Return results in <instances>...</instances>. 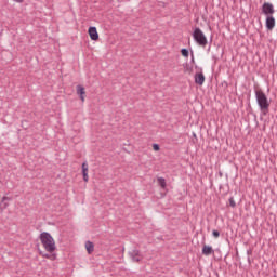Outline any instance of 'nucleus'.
Segmentation results:
<instances>
[{
	"label": "nucleus",
	"instance_id": "1",
	"mask_svg": "<svg viewBox=\"0 0 277 277\" xmlns=\"http://www.w3.org/2000/svg\"><path fill=\"white\" fill-rule=\"evenodd\" d=\"M255 98L262 114L267 116V114H269V100H267L265 92H263V90H256Z\"/></svg>",
	"mask_w": 277,
	"mask_h": 277
},
{
	"label": "nucleus",
	"instance_id": "2",
	"mask_svg": "<svg viewBox=\"0 0 277 277\" xmlns=\"http://www.w3.org/2000/svg\"><path fill=\"white\" fill-rule=\"evenodd\" d=\"M39 239L45 252H50V254H52V252H55V239H53V236H51V234H49L48 232H43L40 234Z\"/></svg>",
	"mask_w": 277,
	"mask_h": 277
},
{
	"label": "nucleus",
	"instance_id": "3",
	"mask_svg": "<svg viewBox=\"0 0 277 277\" xmlns=\"http://www.w3.org/2000/svg\"><path fill=\"white\" fill-rule=\"evenodd\" d=\"M193 38L195 40V42H197V44H199V47H207L208 41H207V36H205V32H202V30L200 28H195L194 32H193Z\"/></svg>",
	"mask_w": 277,
	"mask_h": 277
},
{
	"label": "nucleus",
	"instance_id": "4",
	"mask_svg": "<svg viewBox=\"0 0 277 277\" xmlns=\"http://www.w3.org/2000/svg\"><path fill=\"white\" fill-rule=\"evenodd\" d=\"M276 10H274V4L269 2H264L262 5V13L264 16H274Z\"/></svg>",
	"mask_w": 277,
	"mask_h": 277
},
{
	"label": "nucleus",
	"instance_id": "5",
	"mask_svg": "<svg viewBox=\"0 0 277 277\" xmlns=\"http://www.w3.org/2000/svg\"><path fill=\"white\" fill-rule=\"evenodd\" d=\"M129 256L133 263H140V261H142V253L137 249L130 251Z\"/></svg>",
	"mask_w": 277,
	"mask_h": 277
},
{
	"label": "nucleus",
	"instance_id": "6",
	"mask_svg": "<svg viewBox=\"0 0 277 277\" xmlns=\"http://www.w3.org/2000/svg\"><path fill=\"white\" fill-rule=\"evenodd\" d=\"M276 27V18H274V15L266 16V29L268 31H272Z\"/></svg>",
	"mask_w": 277,
	"mask_h": 277
},
{
	"label": "nucleus",
	"instance_id": "7",
	"mask_svg": "<svg viewBox=\"0 0 277 277\" xmlns=\"http://www.w3.org/2000/svg\"><path fill=\"white\" fill-rule=\"evenodd\" d=\"M201 252L203 256H211V254H215V250H213V247L207 245H203Z\"/></svg>",
	"mask_w": 277,
	"mask_h": 277
},
{
	"label": "nucleus",
	"instance_id": "8",
	"mask_svg": "<svg viewBox=\"0 0 277 277\" xmlns=\"http://www.w3.org/2000/svg\"><path fill=\"white\" fill-rule=\"evenodd\" d=\"M77 94L80 96L82 103H85V88L83 85H77Z\"/></svg>",
	"mask_w": 277,
	"mask_h": 277
},
{
	"label": "nucleus",
	"instance_id": "9",
	"mask_svg": "<svg viewBox=\"0 0 277 277\" xmlns=\"http://www.w3.org/2000/svg\"><path fill=\"white\" fill-rule=\"evenodd\" d=\"M88 172H89L88 162H83L82 163V176H83L84 183H88L90 181V176L88 175Z\"/></svg>",
	"mask_w": 277,
	"mask_h": 277
},
{
	"label": "nucleus",
	"instance_id": "10",
	"mask_svg": "<svg viewBox=\"0 0 277 277\" xmlns=\"http://www.w3.org/2000/svg\"><path fill=\"white\" fill-rule=\"evenodd\" d=\"M195 83L197 85H205V74L202 72L195 74Z\"/></svg>",
	"mask_w": 277,
	"mask_h": 277
},
{
	"label": "nucleus",
	"instance_id": "11",
	"mask_svg": "<svg viewBox=\"0 0 277 277\" xmlns=\"http://www.w3.org/2000/svg\"><path fill=\"white\" fill-rule=\"evenodd\" d=\"M89 36L91 40H98V31L96 30V27L92 26L89 28Z\"/></svg>",
	"mask_w": 277,
	"mask_h": 277
},
{
	"label": "nucleus",
	"instance_id": "12",
	"mask_svg": "<svg viewBox=\"0 0 277 277\" xmlns=\"http://www.w3.org/2000/svg\"><path fill=\"white\" fill-rule=\"evenodd\" d=\"M85 250H87L88 254H92V252H94V242L88 240L85 242Z\"/></svg>",
	"mask_w": 277,
	"mask_h": 277
},
{
	"label": "nucleus",
	"instance_id": "13",
	"mask_svg": "<svg viewBox=\"0 0 277 277\" xmlns=\"http://www.w3.org/2000/svg\"><path fill=\"white\" fill-rule=\"evenodd\" d=\"M39 254L43 258V259H49L50 261H55V259H57L56 254H49V253H44L42 251L39 252Z\"/></svg>",
	"mask_w": 277,
	"mask_h": 277
},
{
	"label": "nucleus",
	"instance_id": "14",
	"mask_svg": "<svg viewBox=\"0 0 277 277\" xmlns=\"http://www.w3.org/2000/svg\"><path fill=\"white\" fill-rule=\"evenodd\" d=\"M158 185H160V187L162 189H166V187H167L166 179L164 177H158Z\"/></svg>",
	"mask_w": 277,
	"mask_h": 277
},
{
	"label": "nucleus",
	"instance_id": "15",
	"mask_svg": "<svg viewBox=\"0 0 277 277\" xmlns=\"http://www.w3.org/2000/svg\"><path fill=\"white\" fill-rule=\"evenodd\" d=\"M181 54L183 55V57H189V50L183 48L181 50Z\"/></svg>",
	"mask_w": 277,
	"mask_h": 277
},
{
	"label": "nucleus",
	"instance_id": "16",
	"mask_svg": "<svg viewBox=\"0 0 277 277\" xmlns=\"http://www.w3.org/2000/svg\"><path fill=\"white\" fill-rule=\"evenodd\" d=\"M229 207H232V209H235V207H237V203L235 202V198L234 197L229 198Z\"/></svg>",
	"mask_w": 277,
	"mask_h": 277
},
{
	"label": "nucleus",
	"instance_id": "17",
	"mask_svg": "<svg viewBox=\"0 0 277 277\" xmlns=\"http://www.w3.org/2000/svg\"><path fill=\"white\" fill-rule=\"evenodd\" d=\"M153 149L157 153L160 150L159 144L155 143L153 144Z\"/></svg>",
	"mask_w": 277,
	"mask_h": 277
},
{
	"label": "nucleus",
	"instance_id": "18",
	"mask_svg": "<svg viewBox=\"0 0 277 277\" xmlns=\"http://www.w3.org/2000/svg\"><path fill=\"white\" fill-rule=\"evenodd\" d=\"M212 235H213V237H215V239H217V237H220V233L215 229L212 232Z\"/></svg>",
	"mask_w": 277,
	"mask_h": 277
},
{
	"label": "nucleus",
	"instance_id": "19",
	"mask_svg": "<svg viewBox=\"0 0 277 277\" xmlns=\"http://www.w3.org/2000/svg\"><path fill=\"white\" fill-rule=\"evenodd\" d=\"M13 1H15V3H23V1L25 0H13Z\"/></svg>",
	"mask_w": 277,
	"mask_h": 277
}]
</instances>
